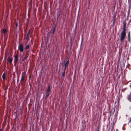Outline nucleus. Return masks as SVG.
I'll return each instance as SVG.
<instances>
[{
	"label": "nucleus",
	"instance_id": "f257e3e1",
	"mask_svg": "<svg viewBox=\"0 0 131 131\" xmlns=\"http://www.w3.org/2000/svg\"><path fill=\"white\" fill-rule=\"evenodd\" d=\"M26 73L25 72H23L22 73L21 75V78L20 80V82L21 85L23 84V83L24 82L26 79Z\"/></svg>",
	"mask_w": 131,
	"mask_h": 131
},
{
	"label": "nucleus",
	"instance_id": "f03ea898",
	"mask_svg": "<svg viewBox=\"0 0 131 131\" xmlns=\"http://www.w3.org/2000/svg\"><path fill=\"white\" fill-rule=\"evenodd\" d=\"M51 92L50 86H48V88L46 90L45 94H46V96L45 97V99H46L47 98L49 95L50 92Z\"/></svg>",
	"mask_w": 131,
	"mask_h": 131
},
{
	"label": "nucleus",
	"instance_id": "7ed1b4c3",
	"mask_svg": "<svg viewBox=\"0 0 131 131\" xmlns=\"http://www.w3.org/2000/svg\"><path fill=\"white\" fill-rule=\"evenodd\" d=\"M123 30L121 32V33L126 34V20H124L123 22Z\"/></svg>",
	"mask_w": 131,
	"mask_h": 131
},
{
	"label": "nucleus",
	"instance_id": "20e7f679",
	"mask_svg": "<svg viewBox=\"0 0 131 131\" xmlns=\"http://www.w3.org/2000/svg\"><path fill=\"white\" fill-rule=\"evenodd\" d=\"M18 49L20 52H22L24 50V46L23 44L20 43L19 41V42Z\"/></svg>",
	"mask_w": 131,
	"mask_h": 131
},
{
	"label": "nucleus",
	"instance_id": "39448f33",
	"mask_svg": "<svg viewBox=\"0 0 131 131\" xmlns=\"http://www.w3.org/2000/svg\"><path fill=\"white\" fill-rule=\"evenodd\" d=\"M126 34L121 33V36L120 37V41L121 43L123 42L124 40L126 37Z\"/></svg>",
	"mask_w": 131,
	"mask_h": 131
},
{
	"label": "nucleus",
	"instance_id": "423d86ee",
	"mask_svg": "<svg viewBox=\"0 0 131 131\" xmlns=\"http://www.w3.org/2000/svg\"><path fill=\"white\" fill-rule=\"evenodd\" d=\"M29 50L28 51L27 50L26 51L25 54V57L22 60L23 61H24V60L26 59L28 57L29 53Z\"/></svg>",
	"mask_w": 131,
	"mask_h": 131
},
{
	"label": "nucleus",
	"instance_id": "0eeeda50",
	"mask_svg": "<svg viewBox=\"0 0 131 131\" xmlns=\"http://www.w3.org/2000/svg\"><path fill=\"white\" fill-rule=\"evenodd\" d=\"M56 28V26H55L54 27H52L50 30V33L51 34H54Z\"/></svg>",
	"mask_w": 131,
	"mask_h": 131
},
{
	"label": "nucleus",
	"instance_id": "6e6552de",
	"mask_svg": "<svg viewBox=\"0 0 131 131\" xmlns=\"http://www.w3.org/2000/svg\"><path fill=\"white\" fill-rule=\"evenodd\" d=\"M18 59V55L17 54H16L14 57V64H16L17 63Z\"/></svg>",
	"mask_w": 131,
	"mask_h": 131
},
{
	"label": "nucleus",
	"instance_id": "1a4fd4ad",
	"mask_svg": "<svg viewBox=\"0 0 131 131\" xmlns=\"http://www.w3.org/2000/svg\"><path fill=\"white\" fill-rule=\"evenodd\" d=\"M7 61L9 63H11L13 61V58L10 57H8L7 60Z\"/></svg>",
	"mask_w": 131,
	"mask_h": 131
},
{
	"label": "nucleus",
	"instance_id": "9d476101",
	"mask_svg": "<svg viewBox=\"0 0 131 131\" xmlns=\"http://www.w3.org/2000/svg\"><path fill=\"white\" fill-rule=\"evenodd\" d=\"M128 41L129 42H130V31H129V32L128 33Z\"/></svg>",
	"mask_w": 131,
	"mask_h": 131
},
{
	"label": "nucleus",
	"instance_id": "9b49d317",
	"mask_svg": "<svg viewBox=\"0 0 131 131\" xmlns=\"http://www.w3.org/2000/svg\"><path fill=\"white\" fill-rule=\"evenodd\" d=\"M127 100L130 102H131V92L130 94L128 96Z\"/></svg>",
	"mask_w": 131,
	"mask_h": 131
},
{
	"label": "nucleus",
	"instance_id": "f8f14e48",
	"mask_svg": "<svg viewBox=\"0 0 131 131\" xmlns=\"http://www.w3.org/2000/svg\"><path fill=\"white\" fill-rule=\"evenodd\" d=\"M2 78L3 80H5L6 79V73L4 72L3 74Z\"/></svg>",
	"mask_w": 131,
	"mask_h": 131
},
{
	"label": "nucleus",
	"instance_id": "ddd939ff",
	"mask_svg": "<svg viewBox=\"0 0 131 131\" xmlns=\"http://www.w3.org/2000/svg\"><path fill=\"white\" fill-rule=\"evenodd\" d=\"M69 60H68L67 61H66V63H65L64 64V66L66 67H68L69 65Z\"/></svg>",
	"mask_w": 131,
	"mask_h": 131
},
{
	"label": "nucleus",
	"instance_id": "4468645a",
	"mask_svg": "<svg viewBox=\"0 0 131 131\" xmlns=\"http://www.w3.org/2000/svg\"><path fill=\"white\" fill-rule=\"evenodd\" d=\"M30 47V46L29 45V44L27 45L25 47V50H27Z\"/></svg>",
	"mask_w": 131,
	"mask_h": 131
},
{
	"label": "nucleus",
	"instance_id": "2eb2a0df",
	"mask_svg": "<svg viewBox=\"0 0 131 131\" xmlns=\"http://www.w3.org/2000/svg\"><path fill=\"white\" fill-rule=\"evenodd\" d=\"M7 30L6 29H3V32L4 33V34H6V32H7Z\"/></svg>",
	"mask_w": 131,
	"mask_h": 131
},
{
	"label": "nucleus",
	"instance_id": "dca6fc26",
	"mask_svg": "<svg viewBox=\"0 0 131 131\" xmlns=\"http://www.w3.org/2000/svg\"><path fill=\"white\" fill-rule=\"evenodd\" d=\"M65 72V71H63L62 72V76L63 78H64Z\"/></svg>",
	"mask_w": 131,
	"mask_h": 131
},
{
	"label": "nucleus",
	"instance_id": "f3484780",
	"mask_svg": "<svg viewBox=\"0 0 131 131\" xmlns=\"http://www.w3.org/2000/svg\"><path fill=\"white\" fill-rule=\"evenodd\" d=\"M20 74H18L17 75V83H18L19 81V76Z\"/></svg>",
	"mask_w": 131,
	"mask_h": 131
},
{
	"label": "nucleus",
	"instance_id": "a211bd4d",
	"mask_svg": "<svg viewBox=\"0 0 131 131\" xmlns=\"http://www.w3.org/2000/svg\"><path fill=\"white\" fill-rule=\"evenodd\" d=\"M116 21V18H113V23L114 22H115Z\"/></svg>",
	"mask_w": 131,
	"mask_h": 131
},
{
	"label": "nucleus",
	"instance_id": "6ab92c4d",
	"mask_svg": "<svg viewBox=\"0 0 131 131\" xmlns=\"http://www.w3.org/2000/svg\"><path fill=\"white\" fill-rule=\"evenodd\" d=\"M67 67H66L64 66V68L63 69V71H65V70H66Z\"/></svg>",
	"mask_w": 131,
	"mask_h": 131
},
{
	"label": "nucleus",
	"instance_id": "aec40b11",
	"mask_svg": "<svg viewBox=\"0 0 131 131\" xmlns=\"http://www.w3.org/2000/svg\"><path fill=\"white\" fill-rule=\"evenodd\" d=\"M116 14H114L113 16V18H116Z\"/></svg>",
	"mask_w": 131,
	"mask_h": 131
},
{
	"label": "nucleus",
	"instance_id": "412c9836",
	"mask_svg": "<svg viewBox=\"0 0 131 131\" xmlns=\"http://www.w3.org/2000/svg\"><path fill=\"white\" fill-rule=\"evenodd\" d=\"M29 32H30V31L29 30V32L28 33V34H27V37L28 38V35L29 33Z\"/></svg>",
	"mask_w": 131,
	"mask_h": 131
},
{
	"label": "nucleus",
	"instance_id": "4be33fe9",
	"mask_svg": "<svg viewBox=\"0 0 131 131\" xmlns=\"http://www.w3.org/2000/svg\"><path fill=\"white\" fill-rule=\"evenodd\" d=\"M18 25V23H17L16 24V27H17Z\"/></svg>",
	"mask_w": 131,
	"mask_h": 131
},
{
	"label": "nucleus",
	"instance_id": "5701e85b",
	"mask_svg": "<svg viewBox=\"0 0 131 131\" xmlns=\"http://www.w3.org/2000/svg\"><path fill=\"white\" fill-rule=\"evenodd\" d=\"M115 23V22H114V23H113V22L112 24L113 25H114Z\"/></svg>",
	"mask_w": 131,
	"mask_h": 131
},
{
	"label": "nucleus",
	"instance_id": "b1692460",
	"mask_svg": "<svg viewBox=\"0 0 131 131\" xmlns=\"http://www.w3.org/2000/svg\"><path fill=\"white\" fill-rule=\"evenodd\" d=\"M127 42L126 41V42H125V43H126V45H125V47L126 46V44H127Z\"/></svg>",
	"mask_w": 131,
	"mask_h": 131
},
{
	"label": "nucleus",
	"instance_id": "393cba45",
	"mask_svg": "<svg viewBox=\"0 0 131 131\" xmlns=\"http://www.w3.org/2000/svg\"><path fill=\"white\" fill-rule=\"evenodd\" d=\"M53 34H50L51 36H53Z\"/></svg>",
	"mask_w": 131,
	"mask_h": 131
},
{
	"label": "nucleus",
	"instance_id": "a878e982",
	"mask_svg": "<svg viewBox=\"0 0 131 131\" xmlns=\"http://www.w3.org/2000/svg\"><path fill=\"white\" fill-rule=\"evenodd\" d=\"M129 122H131V117L130 118V120H129Z\"/></svg>",
	"mask_w": 131,
	"mask_h": 131
},
{
	"label": "nucleus",
	"instance_id": "bb28decb",
	"mask_svg": "<svg viewBox=\"0 0 131 131\" xmlns=\"http://www.w3.org/2000/svg\"><path fill=\"white\" fill-rule=\"evenodd\" d=\"M116 131H118V129H116Z\"/></svg>",
	"mask_w": 131,
	"mask_h": 131
},
{
	"label": "nucleus",
	"instance_id": "cd10ccee",
	"mask_svg": "<svg viewBox=\"0 0 131 131\" xmlns=\"http://www.w3.org/2000/svg\"><path fill=\"white\" fill-rule=\"evenodd\" d=\"M130 48H131V47H130Z\"/></svg>",
	"mask_w": 131,
	"mask_h": 131
}]
</instances>
